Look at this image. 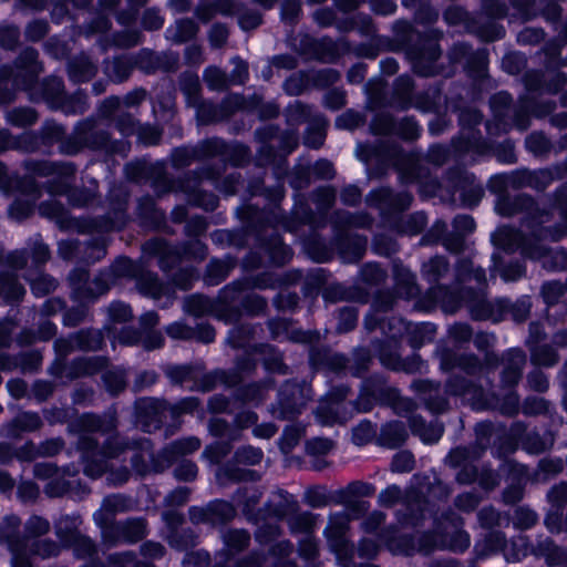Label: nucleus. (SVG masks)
Segmentation results:
<instances>
[{"mask_svg": "<svg viewBox=\"0 0 567 567\" xmlns=\"http://www.w3.org/2000/svg\"><path fill=\"white\" fill-rule=\"evenodd\" d=\"M183 565L184 567H206L208 565V556L199 553L187 554Z\"/></svg>", "mask_w": 567, "mask_h": 567, "instance_id": "obj_64", "label": "nucleus"}, {"mask_svg": "<svg viewBox=\"0 0 567 567\" xmlns=\"http://www.w3.org/2000/svg\"><path fill=\"white\" fill-rule=\"evenodd\" d=\"M176 478L181 481H190L197 475V467L193 462L183 461L174 471Z\"/></svg>", "mask_w": 567, "mask_h": 567, "instance_id": "obj_53", "label": "nucleus"}, {"mask_svg": "<svg viewBox=\"0 0 567 567\" xmlns=\"http://www.w3.org/2000/svg\"><path fill=\"white\" fill-rule=\"evenodd\" d=\"M23 293L24 288L16 278L6 277L0 281V296L3 295L7 301H18Z\"/></svg>", "mask_w": 567, "mask_h": 567, "instance_id": "obj_28", "label": "nucleus"}, {"mask_svg": "<svg viewBox=\"0 0 567 567\" xmlns=\"http://www.w3.org/2000/svg\"><path fill=\"white\" fill-rule=\"evenodd\" d=\"M455 236L443 238V245L451 251H458L463 246V236L475 229L474 219L468 215L455 217L453 221Z\"/></svg>", "mask_w": 567, "mask_h": 567, "instance_id": "obj_10", "label": "nucleus"}, {"mask_svg": "<svg viewBox=\"0 0 567 567\" xmlns=\"http://www.w3.org/2000/svg\"><path fill=\"white\" fill-rule=\"evenodd\" d=\"M106 336L112 341L113 344H115V342H118L126 346H133L138 341L137 332L126 328L123 329L118 336H116L113 328L107 327Z\"/></svg>", "mask_w": 567, "mask_h": 567, "instance_id": "obj_34", "label": "nucleus"}, {"mask_svg": "<svg viewBox=\"0 0 567 567\" xmlns=\"http://www.w3.org/2000/svg\"><path fill=\"white\" fill-rule=\"evenodd\" d=\"M362 123V116L353 111H348L338 116L336 125L339 128L353 130Z\"/></svg>", "mask_w": 567, "mask_h": 567, "instance_id": "obj_48", "label": "nucleus"}, {"mask_svg": "<svg viewBox=\"0 0 567 567\" xmlns=\"http://www.w3.org/2000/svg\"><path fill=\"white\" fill-rule=\"evenodd\" d=\"M103 342V336L99 331H81L69 339H60L55 341V348L64 354L68 351L79 348L83 350H96Z\"/></svg>", "mask_w": 567, "mask_h": 567, "instance_id": "obj_5", "label": "nucleus"}, {"mask_svg": "<svg viewBox=\"0 0 567 567\" xmlns=\"http://www.w3.org/2000/svg\"><path fill=\"white\" fill-rule=\"evenodd\" d=\"M488 542L491 550L502 548L507 560L516 561L526 555V544L523 538H519L517 543H512L513 551L509 550V546L501 533H491Z\"/></svg>", "mask_w": 567, "mask_h": 567, "instance_id": "obj_13", "label": "nucleus"}, {"mask_svg": "<svg viewBox=\"0 0 567 567\" xmlns=\"http://www.w3.org/2000/svg\"><path fill=\"white\" fill-rule=\"evenodd\" d=\"M34 208V198L32 200L17 199L9 208V215L16 220L27 218Z\"/></svg>", "mask_w": 567, "mask_h": 567, "instance_id": "obj_31", "label": "nucleus"}, {"mask_svg": "<svg viewBox=\"0 0 567 567\" xmlns=\"http://www.w3.org/2000/svg\"><path fill=\"white\" fill-rule=\"evenodd\" d=\"M19 40V30L13 25L0 27V45L6 49H13Z\"/></svg>", "mask_w": 567, "mask_h": 567, "instance_id": "obj_44", "label": "nucleus"}, {"mask_svg": "<svg viewBox=\"0 0 567 567\" xmlns=\"http://www.w3.org/2000/svg\"><path fill=\"white\" fill-rule=\"evenodd\" d=\"M164 23V19L157 10L151 9L145 11L143 17V25L148 30L159 29Z\"/></svg>", "mask_w": 567, "mask_h": 567, "instance_id": "obj_56", "label": "nucleus"}, {"mask_svg": "<svg viewBox=\"0 0 567 567\" xmlns=\"http://www.w3.org/2000/svg\"><path fill=\"white\" fill-rule=\"evenodd\" d=\"M131 72V64L125 58H116L106 64V74L115 82L125 80Z\"/></svg>", "mask_w": 567, "mask_h": 567, "instance_id": "obj_27", "label": "nucleus"}, {"mask_svg": "<svg viewBox=\"0 0 567 567\" xmlns=\"http://www.w3.org/2000/svg\"><path fill=\"white\" fill-rule=\"evenodd\" d=\"M48 520L39 516H33L28 520L27 530L32 536H39L45 534L49 530Z\"/></svg>", "mask_w": 567, "mask_h": 567, "instance_id": "obj_55", "label": "nucleus"}, {"mask_svg": "<svg viewBox=\"0 0 567 567\" xmlns=\"http://www.w3.org/2000/svg\"><path fill=\"white\" fill-rule=\"evenodd\" d=\"M209 511L221 520H228L236 514L234 506L225 501H217L209 505Z\"/></svg>", "mask_w": 567, "mask_h": 567, "instance_id": "obj_47", "label": "nucleus"}, {"mask_svg": "<svg viewBox=\"0 0 567 567\" xmlns=\"http://www.w3.org/2000/svg\"><path fill=\"white\" fill-rule=\"evenodd\" d=\"M527 148L534 154H540L548 147L546 137L540 133H533L526 138Z\"/></svg>", "mask_w": 567, "mask_h": 567, "instance_id": "obj_52", "label": "nucleus"}, {"mask_svg": "<svg viewBox=\"0 0 567 567\" xmlns=\"http://www.w3.org/2000/svg\"><path fill=\"white\" fill-rule=\"evenodd\" d=\"M146 96L144 90H135L128 93L123 100L117 96L109 97L104 101V107L107 109V115L121 107V105L133 106L142 102Z\"/></svg>", "mask_w": 567, "mask_h": 567, "instance_id": "obj_25", "label": "nucleus"}, {"mask_svg": "<svg viewBox=\"0 0 567 567\" xmlns=\"http://www.w3.org/2000/svg\"><path fill=\"white\" fill-rule=\"evenodd\" d=\"M140 411V422L145 431L150 432L152 427H157L162 422V403L155 399H143L137 402Z\"/></svg>", "mask_w": 567, "mask_h": 567, "instance_id": "obj_9", "label": "nucleus"}, {"mask_svg": "<svg viewBox=\"0 0 567 567\" xmlns=\"http://www.w3.org/2000/svg\"><path fill=\"white\" fill-rule=\"evenodd\" d=\"M136 285L142 295L153 299H159L163 296L172 299L174 295V289L171 285L159 282L157 277L151 272H141L136 279Z\"/></svg>", "mask_w": 567, "mask_h": 567, "instance_id": "obj_8", "label": "nucleus"}, {"mask_svg": "<svg viewBox=\"0 0 567 567\" xmlns=\"http://www.w3.org/2000/svg\"><path fill=\"white\" fill-rule=\"evenodd\" d=\"M103 379L106 388L112 393L121 391L126 384L125 375L122 371H109L104 374Z\"/></svg>", "mask_w": 567, "mask_h": 567, "instance_id": "obj_42", "label": "nucleus"}, {"mask_svg": "<svg viewBox=\"0 0 567 567\" xmlns=\"http://www.w3.org/2000/svg\"><path fill=\"white\" fill-rule=\"evenodd\" d=\"M187 312L198 317L213 311L212 301L204 296H190L185 301Z\"/></svg>", "mask_w": 567, "mask_h": 567, "instance_id": "obj_29", "label": "nucleus"}, {"mask_svg": "<svg viewBox=\"0 0 567 567\" xmlns=\"http://www.w3.org/2000/svg\"><path fill=\"white\" fill-rule=\"evenodd\" d=\"M532 360L537 365L550 367L557 362V355L551 348L537 347L532 349Z\"/></svg>", "mask_w": 567, "mask_h": 567, "instance_id": "obj_30", "label": "nucleus"}, {"mask_svg": "<svg viewBox=\"0 0 567 567\" xmlns=\"http://www.w3.org/2000/svg\"><path fill=\"white\" fill-rule=\"evenodd\" d=\"M132 318L131 308L123 302H113L109 307V319L112 323L125 322Z\"/></svg>", "mask_w": 567, "mask_h": 567, "instance_id": "obj_35", "label": "nucleus"}, {"mask_svg": "<svg viewBox=\"0 0 567 567\" xmlns=\"http://www.w3.org/2000/svg\"><path fill=\"white\" fill-rule=\"evenodd\" d=\"M262 458V451L252 446H245L236 452L238 463L255 465Z\"/></svg>", "mask_w": 567, "mask_h": 567, "instance_id": "obj_37", "label": "nucleus"}, {"mask_svg": "<svg viewBox=\"0 0 567 567\" xmlns=\"http://www.w3.org/2000/svg\"><path fill=\"white\" fill-rule=\"evenodd\" d=\"M371 130L375 134H389L396 131L404 138H415L419 135L420 127L417 123L412 118H404L401 121L399 128L396 130L393 120L386 115L377 117L372 124Z\"/></svg>", "mask_w": 567, "mask_h": 567, "instance_id": "obj_6", "label": "nucleus"}, {"mask_svg": "<svg viewBox=\"0 0 567 567\" xmlns=\"http://www.w3.org/2000/svg\"><path fill=\"white\" fill-rule=\"evenodd\" d=\"M196 16L203 22H208L216 13L236 14L241 29L250 30L259 25L260 16L256 11H243L230 0H217L214 6L208 4L209 0H200Z\"/></svg>", "mask_w": 567, "mask_h": 567, "instance_id": "obj_1", "label": "nucleus"}, {"mask_svg": "<svg viewBox=\"0 0 567 567\" xmlns=\"http://www.w3.org/2000/svg\"><path fill=\"white\" fill-rule=\"evenodd\" d=\"M413 455L410 452L403 451L394 455L391 468L393 472L404 473L410 472L413 468Z\"/></svg>", "mask_w": 567, "mask_h": 567, "instance_id": "obj_39", "label": "nucleus"}, {"mask_svg": "<svg viewBox=\"0 0 567 567\" xmlns=\"http://www.w3.org/2000/svg\"><path fill=\"white\" fill-rule=\"evenodd\" d=\"M120 535L117 536L118 540L135 543L145 536V524L142 519H133L127 520L122 524H117L114 526Z\"/></svg>", "mask_w": 567, "mask_h": 567, "instance_id": "obj_18", "label": "nucleus"}, {"mask_svg": "<svg viewBox=\"0 0 567 567\" xmlns=\"http://www.w3.org/2000/svg\"><path fill=\"white\" fill-rule=\"evenodd\" d=\"M200 442L198 439L186 437L172 443L171 446L163 452V456L166 458L167 463H171L175 456L193 453L198 450Z\"/></svg>", "mask_w": 567, "mask_h": 567, "instance_id": "obj_22", "label": "nucleus"}, {"mask_svg": "<svg viewBox=\"0 0 567 567\" xmlns=\"http://www.w3.org/2000/svg\"><path fill=\"white\" fill-rule=\"evenodd\" d=\"M332 449V442L328 439L316 437L307 443V453L312 456L326 455Z\"/></svg>", "mask_w": 567, "mask_h": 567, "instance_id": "obj_45", "label": "nucleus"}, {"mask_svg": "<svg viewBox=\"0 0 567 567\" xmlns=\"http://www.w3.org/2000/svg\"><path fill=\"white\" fill-rule=\"evenodd\" d=\"M228 37L227 29L221 24H215L209 31V42L213 47H221Z\"/></svg>", "mask_w": 567, "mask_h": 567, "instance_id": "obj_59", "label": "nucleus"}, {"mask_svg": "<svg viewBox=\"0 0 567 567\" xmlns=\"http://www.w3.org/2000/svg\"><path fill=\"white\" fill-rule=\"evenodd\" d=\"M349 516L347 513H337L330 517L328 527L326 528V535L329 538H336L339 545L344 542V535L349 526Z\"/></svg>", "mask_w": 567, "mask_h": 567, "instance_id": "obj_23", "label": "nucleus"}, {"mask_svg": "<svg viewBox=\"0 0 567 567\" xmlns=\"http://www.w3.org/2000/svg\"><path fill=\"white\" fill-rule=\"evenodd\" d=\"M79 421L85 432L92 433L102 430V421L95 415L85 414Z\"/></svg>", "mask_w": 567, "mask_h": 567, "instance_id": "obj_63", "label": "nucleus"}, {"mask_svg": "<svg viewBox=\"0 0 567 567\" xmlns=\"http://www.w3.org/2000/svg\"><path fill=\"white\" fill-rule=\"evenodd\" d=\"M244 308L248 312L258 313L266 308V301L259 296L251 293L246 296Z\"/></svg>", "mask_w": 567, "mask_h": 567, "instance_id": "obj_61", "label": "nucleus"}, {"mask_svg": "<svg viewBox=\"0 0 567 567\" xmlns=\"http://www.w3.org/2000/svg\"><path fill=\"white\" fill-rule=\"evenodd\" d=\"M17 424L19 427L33 431L41 424V420L37 413L23 412L17 416Z\"/></svg>", "mask_w": 567, "mask_h": 567, "instance_id": "obj_49", "label": "nucleus"}, {"mask_svg": "<svg viewBox=\"0 0 567 567\" xmlns=\"http://www.w3.org/2000/svg\"><path fill=\"white\" fill-rule=\"evenodd\" d=\"M506 367L503 371V382L513 385L518 382L525 363V354L519 349H511L505 354Z\"/></svg>", "mask_w": 567, "mask_h": 567, "instance_id": "obj_12", "label": "nucleus"}, {"mask_svg": "<svg viewBox=\"0 0 567 567\" xmlns=\"http://www.w3.org/2000/svg\"><path fill=\"white\" fill-rule=\"evenodd\" d=\"M69 74L74 82H84L95 74V66L87 56L83 55L70 62Z\"/></svg>", "mask_w": 567, "mask_h": 567, "instance_id": "obj_20", "label": "nucleus"}, {"mask_svg": "<svg viewBox=\"0 0 567 567\" xmlns=\"http://www.w3.org/2000/svg\"><path fill=\"white\" fill-rule=\"evenodd\" d=\"M136 266L128 258H118L112 267V271L116 277H134L136 276Z\"/></svg>", "mask_w": 567, "mask_h": 567, "instance_id": "obj_43", "label": "nucleus"}, {"mask_svg": "<svg viewBox=\"0 0 567 567\" xmlns=\"http://www.w3.org/2000/svg\"><path fill=\"white\" fill-rule=\"evenodd\" d=\"M473 386L468 385L464 382V380H455L450 381L447 383V392L454 395L463 396L464 399H468V394L471 393Z\"/></svg>", "mask_w": 567, "mask_h": 567, "instance_id": "obj_60", "label": "nucleus"}, {"mask_svg": "<svg viewBox=\"0 0 567 567\" xmlns=\"http://www.w3.org/2000/svg\"><path fill=\"white\" fill-rule=\"evenodd\" d=\"M455 367H460L467 374L475 373L477 368L481 369V365L477 364V360L473 357L455 358L450 352H444L441 354V368L443 370L450 371V370L454 369Z\"/></svg>", "mask_w": 567, "mask_h": 567, "instance_id": "obj_19", "label": "nucleus"}, {"mask_svg": "<svg viewBox=\"0 0 567 567\" xmlns=\"http://www.w3.org/2000/svg\"><path fill=\"white\" fill-rule=\"evenodd\" d=\"M35 120L37 115L31 109H17L9 113V121L18 126L31 125Z\"/></svg>", "mask_w": 567, "mask_h": 567, "instance_id": "obj_36", "label": "nucleus"}, {"mask_svg": "<svg viewBox=\"0 0 567 567\" xmlns=\"http://www.w3.org/2000/svg\"><path fill=\"white\" fill-rule=\"evenodd\" d=\"M405 331H415L421 334L420 343L432 340L435 333V326L429 322H422L417 324H412L410 322H405L400 318H392L389 321V331L391 338L395 339L401 337Z\"/></svg>", "mask_w": 567, "mask_h": 567, "instance_id": "obj_7", "label": "nucleus"}, {"mask_svg": "<svg viewBox=\"0 0 567 567\" xmlns=\"http://www.w3.org/2000/svg\"><path fill=\"white\" fill-rule=\"evenodd\" d=\"M477 504L478 497L473 493H464L456 499V506L464 512L474 509Z\"/></svg>", "mask_w": 567, "mask_h": 567, "instance_id": "obj_62", "label": "nucleus"}, {"mask_svg": "<svg viewBox=\"0 0 567 567\" xmlns=\"http://www.w3.org/2000/svg\"><path fill=\"white\" fill-rule=\"evenodd\" d=\"M420 493H421V491H419V492L411 491L408 493V495L405 497L406 506H408L409 511L411 512V517H410L411 520L417 519V517L414 514L415 509H417L421 513L422 518L424 517L425 506L427 503H426V501L421 499Z\"/></svg>", "mask_w": 567, "mask_h": 567, "instance_id": "obj_40", "label": "nucleus"}, {"mask_svg": "<svg viewBox=\"0 0 567 567\" xmlns=\"http://www.w3.org/2000/svg\"><path fill=\"white\" fill-rule=\"evenodd\" d=\"M374 427L370 422H361L352 431V441L357 445H363L374 436Z\"/></svg>", "mask_w": 567, "mask_h": 567, "instance_id": "obj_33", "label": "nucleus"}, {"mask_svg": "<svg viewBox=\"0 0 567 567\" xmlns=\"http://www.w3.org/2000/svg\"><path fill=\"white\" fill-rule=\"evenodd\" d=\"M197 33V27L192 20H179L174 27H169L166 30V37L168 40L176 43L185 42Z\"/></svg>", "mask_w": 567, "mask_h": 567, "instance_id": "obj_21", "label": "nucleus"}, {"mask_svg": "<svg viewBox=\"0 0 567 567\" xmlns=\"http://www.w3.org/2000/svg\"><path fill=\"white\" fill-rule=\"evenodd\" d=\"M447 270V262L443 257H434L422 267V274L429 281H436Z\"/></svg>", "mask_w": 567, "mask_h": 567, "instance_id": "obj_26", "label": "nucleus"}, {"mask_svg": "<svg viewBox=\"0 0 567 567\" xmlns=\"http://www.w3.org/2000/svg\"><path fill=\"white\" fill-rule=\"evenodd\" d=\"M31 289L35 296H42L55 288V281L49 277L41 275L37 279L30 280Z\"/></svg>", "mask_w": 567, "mask_h": 567, "instance_id": "obj_46", "label": "nucleus"}, {"mask_svg": "<svg viewBox=\"0 0 567 567\" xmlns=\"http://www.w3.org/2000/svg\"><path fill=\"white\" fill-rule=\"evenodd\" d=\"M132 506L131 499L121 494L110 495L104 498L102 506L94 513V520L97 526L102 528V534L105 539L110 537V532L113 529V516L117 512H124Z\"/></svg>", "mask_w": 567, "mask_h": 567, "instance_id": "obj_4", "label": "nucleus"}, {"mask_svg": "<svg viewBox=\"0 0 567 567\" xmlns=\"http://www.w3.org/2000/svg\"><path fill=\"white\" fill-rule=\"evenodd\" d=\"M204 78L212 90H221L227 84L226 74L217 68H208L205 71Z\"/></svg>", "mask_w": 567, "mask_h": 567, "instance_id": "obj_38", "label": "nucleus"}, {"mask_svg": "<svg viewBox=\"0 0 567 567\" xmlns=\"http://www.w3.org/2000/svg\"><path fill=\"white\" fill-rule=\"evenodd\" d=\"M75 525V518L63 517L56 524V534L65 545H73L75 542H81L85 547V554L90 555L92 553V544L89 539L80 536Z\"/></svg>", "mask_w": 567, "mask_h": 567, "instance_id": "obj_11", "label": "nucleus"}, {"mask_svg": "<svg viewBox=\"0 0 567 567\" xmlns=\"http://www.w3.org/2000/svg\"><path fill=\"white\" fill-rule=\"evenodd\" d=\"M411 429L426 444L437 442L443 434L442 424L437 422L425 424L422 419L415 416L411 419Z\"/></svg>", "mask_w": 567, "mask_h": 567, "instance_id": "obj_16", "label": "nucleus"}, {"mask_svg": "<svg viewBox=\"0 0 567 567\" xmlns=\"http://www.w3.org/2000/svg\"><path fill=\"white\" fill-rule=\"evenodd\" d=\"M484 190L481 185H472L468 190L463 194V204L465 206H475L483 197Z\"/></svg>", "mask_w": 567, "mask_h": 567, "instance_id": "obj_57", "label": "nucleus"}, {"mask_svg": "<svg viewBox=\"0 0 567 567\" xmlns=\"http://www.w3.org/2000/svg\"><path fill=\"white\" fill-rule=\"evenodd\" d=\"M199 89L198 78L196 75H189L183 83V91L186 94L188 102L196 104V94Z\"/></svg>", "mask_w": 567, "mask_h": 567, "instance_id": "obj_58", "label": "nucleus"}, {"mask_svg": "<svg viewBox=\"0 0 567 567\" xmlns=\"http://www.w3.org/2000/svg\"><path fill=\"white\" fill-rule=\"evenodd\" d=\"M542 293L547 305H554L565 293V286L558 281L546 282L543 286Z\"/></svg>", "mask_w": 567, "mask_h": 567, "instance_id": "obj_32", "label": "nucleus"}, {"mask_svg": "<svg viewBox=\"0 0 567 567\" xmlns=\"http://www.w3.org/2000/svg\"><path fill=\"white\" fill-rule=\"evenodd\" d=\"M33 172L35 176L50 177L48 181V192L50 194H63L69 189L71 179L74 175V167L70 163H39L35 164Z\"/></svg>", "mask_w": 567, "mask_h": 567, "instance_id": "obj_2", "label": "nucleus"}, {"mask_svg": "<svg viewBox=\"0 0 567 567\" xmlns=\"http://www.w3.org/2000/svg\"><path fill=\"white\" fill-rule=\"evenodd\" d=\"M118 128L123 135H131L133 133H136L138 136V140L147 145L156 144L159 141L161 133L159 131L151 125H138L136 126L135 123L130 118L126 122L121 121L118 123Z\"/></svg>", "mask_w": 567, "mask_h": 567, "instance_id": "obj_14", "label": "nucleus"}, {"mask_svg": "<svg viewBox=\"0 0 567 567\" xmlns=\"http://www.w3.org/2000/svg\"><path fill=\"white\" fill-rule=\"evenodd\" d=\"M166 332L174 339L194 338L195 331L182 322H174L166 328Z\"/></svg>", "mask_w": 567, "mask_h": 567, "instance_id": "obj_51", "label": "nucleus"}, {"mask_svg": "<svg viewBox=\"0 0 567 567\" xmlns=\"http://www.w3.org/2000/svg\"><path fill=\"white\" fill-rule=\"evenodd\" d=\"M394 278L398 293L406 299L417 295L419 289L415 285V276L402 265L394 266Z\"/></svg>", "mask_w": 567, "mask_h": 567, "instance_id": "obj_15", "label": "nucleus"}, {"mask_svg": "<svg viewBox=\"0 0 567 567\" xmlns=\"http://www.w3.org/2000/svg\"><path fill=\"white\" fill-rule=\"evenodd\" d=\"M94 447L93 439L83 435L81 440V450L83 451V460L85 462L84 473L90 477H99L106 470V460L115 457L120 454V449L117 446V439H112L104 446L103 451L100 453L101 460L95 462V460L90 461L89 454Z\"/></svg>", "mask_w": 567, "mask_h": 567, "instance_id": "obj_3", "label": "nucleus"}, {"mask_svg": "<svg viewBox=\"0 0 567 567\" xmlns=\"http://www.w3.org/2000/svg\"><path fill=\"white\" fill-rule=\"evenodd\" d=\"M405 439V427L399 422L389 423L382 427L381 440L382 443L389 447L399 446Z\"/></svg>", "mask_w": 567, "mask_h": 567, "instance_id": "obj_24", "label": "nucleus"}, {"mask_svg": "<svg viewBox=\"0 0 567 567\" xmlns=\"http://www.w3.org/2000/svg\"><path fill=\"white\" fill-rule=\"evenodd\" d=\"M358 321V313L357 311L351 308H343L339 312V323H338V331L346 332L351 330Z\"/></svg>", "mask_w": 567, "mask_h": 567, "instance_id": "obj_41", "label": "nucleus"}, {"mask_svg": "<svg viewBox=\"0 0 567 567\" xmlns=\"http://www.w3.org/2000/svg\"><path fill=\"white\" fill-rule=\"evenodd\" d=\"M71 282L75 290L76 298H95L99 295L104 293L111 284L110 274H102L93 281L94 288L90 287L87 291H82L81 279L75 280V274L71 275Z\"/></svg>", "mask_w": 567, "mask_h": 567, "instance_id": "obj_17", "label": "nucleus"}, {"mask_svg": "<svg viewBox=\"0 0 567 567\" xmlns=\"http://www.w3.org/2000/svg\"><path fill=\"white\" fill-rule=\"evenodd\" d=\"M401 499V491L395 485L389 486L379 495V502L382 506H393Z\"/></svg>", "mask_w": 567, "mask_h": 567, "instance_id": "obj_54", "label": "nucleus"}, {"mask_svg": "<svg viewBox=\"0 0 567 567\" xmlns=\"http://www.w3.org/2000/svg\"><path fill=\"white\" fill-rule=\"evenodd\" d=\"M537 520V515L528 508H518L515 512V524L520 528H529Z\"/></svg>", "mask_w": 567, "mask_h": 567, "instance_id": "obj_50", "label": "nucleus"}]
</instances>
